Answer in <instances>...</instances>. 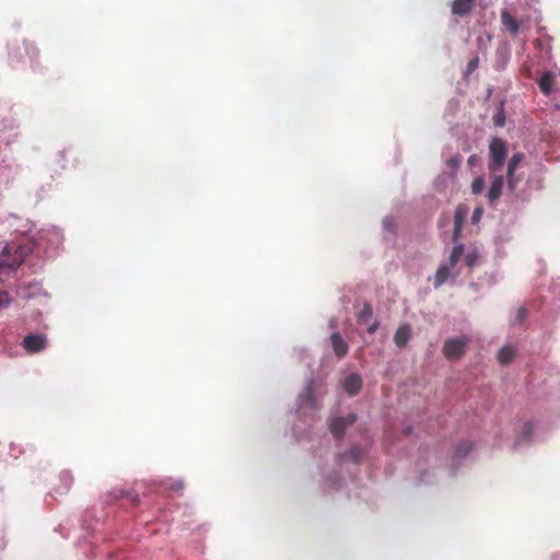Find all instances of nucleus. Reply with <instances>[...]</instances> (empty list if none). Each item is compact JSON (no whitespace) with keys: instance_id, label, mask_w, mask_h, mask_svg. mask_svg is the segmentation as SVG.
<instances>
[{"instance_id":"15","label":"nucleus","mask_w":560,"mask_h":560,"mask_svg":"<svg viewBox=\"0 0 560 560\" xmlns=\"http://www.w3.org/2000/svg\"><path fill=\"white\" fill-rule=\"evenodd\" d=\"M515 357V350L511 346H504L498 353V360L501 364H510Z\"/></svg>"},{"instance_id":"11","label":"nucleus","mask_w":560,"mask_h":560,"mask_svg":"<svg viewBox=\"0 0 560 560\" xmlns=\"http://www.w3.org/2000/svg\"><path fill=\"white\" fill-rule=\"evenodd\" d=\"M411 328L409 325L399 326L394 335V342L398 348H405L410 339Z\"/></svg>"},{"instance_id":"18","label":"nucleus","mask_w":560,"mask_h":560,"mask_svg":"<svg viewBox=\"0 0 560 560\" xmlns=\"http://www.w3.org/2000/svg\"><path fill=\"white\" fill-rule=\"evenodd\" d=\"M466 219V210L459 206L457 207L454 215V225L463 226Z\"/></svg>"},{"instance_id":"19","label":"nucleus","mask_w":560,"mask_h":560,"mask_svg":"<svg viewBox=\"0 0 560 560\" xmlns=\"http://www.w3.org/2000/svg\"><path fill=\"white\" fill-rule=\"evenodd\" d=\"M363 455V451L359 447V446H354L352 447L347 454L346 456L353 463H359V460L361 459Z\"/></svg>"},{"instance_id":"28","label":"nucleus","mask_w":560,"mask_h":560,"mask_svg":"<svg viewBox=\"0 0 560 560\" xmlns=\"http://www.w3.org/2000/svg\"><path fill=\"white\" fill-rule=\"evenodd\" d=\"M378 328V322H373L369 327H368V332L369 334H374Z\"/></svg>"},{"instance_id":"27","label":"nucleus","mask_w":560,"mask_h":560,"mask_svg":"<svg viewBox=\"0 0 560 560\" xmlns=\"http://www.w3.org/2000/svg\"><path fill=\"white\" fill-rule=\"evenodd\" d=\"M482 209L481 208H476L474 213H472V222L476 223L480 220V217L482 215Z\"/></svg>"},{"instance_id":"25","label":"nucleus","mask_w":560,"mask_h":560,"mask_svg":"<svg viewBox=\"0 0 560 560\" xmlns=\"http://www.w3.org/2000/svg\"><path fill=\"white\" fill-rule=\"evenodd\" d=\"M526 317H527V308L524 306L520 307L517 310V316H516L517 320L520 323H522L523 320H525Z\"/></svg>"},{"instance_id":"4","label":"nucleus","mask_w":560,"mask_h":560,"mask_svg":"<svg viewBox=\"0 0 560 560\" xmlns=\"http://www.w3.org/2000/svg\"><path fill=\"white\" fill-rule=\"evenodd\" d=\"M22 345L28 353H35L46 348L47 339L45 335H27Z\"/></svg>"},{"instance_id":"16","label":"nucleus","mask_w":560,"mask_h":560,"mask_svg":"<svg viewBox=\"0 0 560 560\" xmlns=\"http://www.w3.org/2000/svg\"><path fill=\"white\" fill-rule=\"evenodd\" d=\"M464 254V245L457 244L453 247L450 255L448 261L446 262L450 267L454 268Z\"/></svg>"},{"instance_id":"2","label":"nucleus","mask_w":560,"mask_h":560,"mask_svg":"<svg viewBox=\"0 0 560 560\" xmlns=\"http://www.w3.org/2000/svg\"><path fill=\"white\" fill-rule=\"evenodd\" d=\"M490 150V162H489V171L491 173H495L503 166L506 159V143L500 138H493L489 145Z\"/></svg>"},{"instance_id":"26","label":"nucleus","mask_w":560,"mask_h":560,"mask_svg":"<svg viewBox=\"0 0 560 560\" xmlns=\"http://www.w3.org/2000/svg\"><path fill=\"white\" fill-rule=\"evenodd\" d=\"M463 226L454 225L453 241H457L462 236Z\"/></svg>"},{"instance_id":"30","label":"nucleus","mask_w":560,"mask_h":560,"mask_svg":"<svg viewBox=\"0 0 560 560\" xmlns=\"http://www.w3.org/2000/svg\"><path fill=\"white\" fill-rule=\"evenodd\" d=\"M474 162V156H470L469 158V163H472Z\"/></svg>"},{"instance_id":"7","label":"nucleus","mask_w":560,"mask_h":560,"mask_svg":"<svg viewBox=\"0 0 560 560\" xmlns=\"http://www.w3.org/2000/svg\"><path fill=\"white\" fill-rule=\"evenodd\" d=\"M330 343L337 358L342 359L348 354L349 345L339 332H332L330 335Z\"/></svg>"},{"instance_id":"8","label":"nucleus","mask_w":560,"mask_h":560,"mask_svg":"<svg viewBox=\"0 0 560 560\" xmlns=\"http://www.w3.org/2000/svg\"><path fill=\"white\" fill-rule=\"evenodd\" d=\"M343 388L350 396H355L362 388V377L357 373L349 374L345 378Z\"/></svg>"},{"instance_id":"3","label":"nucleus","mask_w":560,"mask_h":560,"mask_svg":"<svg viewBox=\"0 0 560 560\" xmlns=\"http://www.w3.org/2000/svg\"><path fill=\"white\" fill-rule=\"evenodd\" d=\"M358 419L355 413H348L346 417H336L330 422V431L335 439L343 438L347 428L353 424Z\"/></svg>"},{"instance_id":"10","label":"nucleus","mask_w":560,"mask_h":560,"mask_svg":"<svg viewBox=\"0 0 560 560\" xmlns=\"http://www.w3.org/2000/svg\"><path fill=\"white\" fill-rule=\"evenodd\" d=\"M555 83H556V75L552 72H545V73H542L540 79L537 81L539 90L545 95H550L551 94V92L553 90Z\"/></svg>"},{"instance_id":"6","label":"nucleus","mask_w":560,"mask_h":560,"mask_svg":"<svg viewBox=\"0 0 560 560\" xmlns=\"http://www.w3.org/2000/svg\"><path fill=\"white\" fill-rule=\"evenodd\" d=\"M475 7V0H453L451 11L456 16H467Z\"/></svg>"},{"instance_id":"29","label":"nucleus","mask_w":560,"mask_h":560,"mask_svg":"<svg viewBox=\"0 0 560 560\" xmlns=\"http://www.w3.org/2000/svg\"><path fill=\"white\" fill-rule=\"evenodd\" d=\"M503 122H504V119H503V118H502V119H501V118H498V119L495 120V124H497L498 126H502V125H503Z\"/></svg>"},{"instance_id":"20","label":"nucleus","mask_w":560,"mask_h":560,"mask_svg":"<svg viewBox=\"0 0 560 560\" xmlns=\"http://www.w3.org/2000/svg\"><path fill=\"white\" fill-rule=\"evenodd\" d=\"M479 253L477 250H472L465 256V264L467 267L474 268L477 265Z\"/></svg>"},{"instance_id":"23","label":"nucleus","mask_w":560,"mask_h":560,"mask_svg":"<svg viewBox=\"0 0 560 560\" xmlns=\"http://www.w3.org/2000/svg\"><path fill=\"white\" fill-rule=\"evenodd\" d=\"M479 66V58L476 56L467 63L466 74L472 73Z\"/></svg>"},{"instance_id":"9","label":"nucleus","mask_w":560,"mask_h":560,"mask_svg":"<svg viewBox=\"0 0 560 560\" xmlns=\"http://www.w3.org/2000/svg\"><path fill=\"white\" fill-rule=\"evenodd\" d=\"M503 176L499 175L495 176L490 185V188L488 190L487 197L491 203L497 201L501 195L503 189Z\"/></svg>"},{"instance_id":"22","label":"nucleus","mask_w":560,"mask_h":560,"mask_svg":"<svg viewBox=\"0 0 560 560\" xmlns=\"http://www.w3.org/2000/svg\"><path fill=\"white\" fill-rule=\"evenodd\" d=\"M534 432V424L530 421L524 423L522 428V435L524 439L528 440Z\"/></svg>"},{"instance_id":"24","label":"nucleus","mask_w":560,"mask_h":560,"mask_svg":"<svg viewBox=\"0 0 560 560\" xmlns=\"http://www.w3.org/2000/svg\"><path fill=\"white\" fill-rule=\"evenodd\" d=\"M11 303V298L7 291H0V310Z\"/></svg>"},{"instance_id":"14","label":"nucleus","mask_w":560,"mask_h":560,"mask_svg":"<svg viewBox=\"0 0 560 560\" xmlns=\"http://www.w3.org/2000/svg\"><path fill=\"white\" fill-rule=\"evenodd\" d=\"M373 316V310L370 303H364L362 308L357 314L359 325H368Z\"/></svg>"},{"instance_id":"13","label":"nucleus","mask_w":560,"mask_h":560,"mask_svg":"<svg viewBox=\"0 0 560 560\" xmlns=\"http://www.w3.org/2000/svg\"><path fill=\"white\" fill-rule=\"evenodd\" d=\"M451 269L447 264H442L438 268L434 277V288H440L451 276Z\"/></svg>"},{"instance_id":"17","label":"nucleus","mask_w":560,"mask_h":560,"mask_svg":"<svg viewBox=\"0 0 560 560\" xmlns=\"http://www.w3.org/2000/svg\"><path fill=\"white\" fill-rule=\"evenodd\" d=\"M472 450V444L470 442H462L457 445L455 451V456L457 458L465 457Z\"/></svg>"},{"instance_id":"21","label":"nucleus","mask_w":560,"mask_h":560,"mask_svg":"<svg viewBox=\"0 0 560 560\" xmlns=\"http://www.w3.org/2000/svg\"><path fill=\"white\" fill-rule=\"evenodd\" d=\"M485 187V180L482 177H476L471 183V192L474 195H479Z\"/></svg>"},{"instance_id":"12","label":"nucleus","mask_w":560,"mask_h":560,"mask_svg":"<svg viewBox=\"0 0 560 560\" xmlns=\"http://www.w3.org/2000/svg\"><path fill=\"white\" fill-rule=\"evenodd\" d=\"M501 23L502 25L512 34L516 35L520 31V24L516 19L508 11L502 10L501 12Z\"/></svg>"},{"instance_id":"1","label":"nucleus","mask_w":560,"mask_h":560,"mask_svg":"<svg viewBox=\"0 0 560 560\" xmlns=\"http://www.w3.org/2000/svg\"><path fill=\"white\" fill-rule=\"evenodd\" d=\"M469 343L470 338L465 335L460 337L448 338L444 342L442 353L450 361L459 360L466 353V349Z\"/></svg>"},{"instance_id":"5","label":"nucleus","mask_w":560,"mask_h":560,"mask_svg":"<svg viewBox=\"0 0 560 560\" xmlns=\"http://www.w3.org/2000/svg\"><path fill=\"white\" fill-rule=\"evenodd\" d=\"M523 159H524L523 153H515L509 161L506 176H508V186H509L510 190H514L516 188L517 179L515 178L514 173Z\"/></svg>"}]
</instances>
